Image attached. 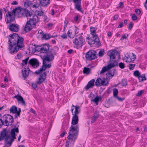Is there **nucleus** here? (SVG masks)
<instances>
[{"mask_svg": "<svg viewBox=\"0 0 147 147\" xmlns=\"http://www.w3.org/2000/svg\"><path fill=\"white\" fill-rule=\"evenodd\" d=\"M46 77V74L45 72H44L41 74L38 79V80L37 82L38 84H40L45 80Z\"/></svg>", "mask_w": 147, "mask_h": 147, "instance_id": "aec40b11", "label": "nucleus"}, {"mask_svg": "<svg viewBox=\"0 0 147 147\" xmlns=\"http://www.w3.org/2000/svg\"><path fill=\"white\" fill-rule=\"evenodd\" d=\"M36 11L37 12V14L38 16H41L43 14V12L42 11Z\"/></svg>", "mask_w": 147, "mask_h": 147, "instance_id": "a18cd8bd", "label": "nucleus"}, {"mask_svg": "<svg viewBox=\"0 0 147 147\" xmlns=\"http://www.w3.org/2000/svg\"><path fill=\"white\" fill-rule=\"evenodd\" d=\"M20 12H21L22 15L24 17H30L32 15V12L26 9H24L23 11L20 10Z\"/></svg>", "mask_w": 147, "mask_h": 147, "instance_id": "a211bd4d", "label": "nucleus"}, {"mask_svg": "<svg viewBox=\"0 0 147 147\" xmlns=\"http://www.w3.org/2000/svg\"><path fill=\"white\" fill-rule=\"evenodd\" d=\"M121 84L122 86H124L127 84V82L126 80L123 79L122 80Z\"/></svg>", "mask_w": 147, "mask_h": 147, "instance_id": "37998d69", "label": "nucleus"}, {"mask_svg": "<svg viewBox=\"0 0 147 147\" xmlns=\"http://www.w3.org/2000/svg\"><path fill=\"white\" fill-rule=\"evenodd\" d=\"M57 36V35L55 36H50L49 35L47 34H45L43 35V38H45V39L47 40L49 39L50 38L53 37H56Z\"/></svg>", "mask_w": 147, "mask_h": 147, "instance_id": "f704fd0d", "label": "nucleus"}, {"mask_svg": "<svg viewBox=\"0 0 147 147\" xmlns=\"http://www.w3.org/2000/svg\"><path fill=\"white\" fill-rule=\"evenodd\" d=\"M144 91L143 90H141L139 91L138 93L136 94V96H140L143 93Z\"/></svg>", "mask_w": 147, "mask_h": 147, "instance_id": "603ef678", "label": "nucleus"}, {"mask_svg": "<svg viewBox=\"0 0 147 147\" xmlns=\"http://www.w3.org/2000/svg\"><path fill=\"white\" fill-rule=\"evenodd\" d=\"M81 3H78L75 4V7L76 8L78 11H80L81 10Z\"/></svg>", "mask_w": 147, "mask_h": 147, "instance_id": "4c0bfd02", "label": "nucleus"}, {"mask_svg": "<svg viewBox=\"0 0 147 147\" xmlns=\"http://www.w3.org/2000/svg\"><path fill=\"white\" fill-rule=\"evenodd\" d=\"M118 18V16L117 15H115L113 17L114 20H117Z\"/></svg>", "mask_w": 147, "mask_h": 147, "instance_id": "774afa93", "label": "nucleus"}, {"mask_svg": "<svg viewBox=\"0 0 147 147\" xmlns=\"http://www.w3.org/2000/svg\"><path fill=\"white\" fill-rule=\"evenodd\" d=\"M107 54L110 57V60L109 62L110 63L107 66L102 67L100 73V74L105 73L118 65V63L116 61V59H120V55L119 53L115 50H110L109 51Z\"/></svg>", "mask_w": 147, "mask_h": 147, "instance_id": "f03ea898", "label": "nucleus"}, {"mask_svg": "<svg viewBox=\"0 0 147 147\" xmlns=\"http://www.w3.org/2000/svg\"><path fill=\"white\" fill-rule=\"evenodd\" d=\"M78 30H79V29L78 28H77V27H76L75 30V34H78Z\"/></svg>", "mask_w": 147, "mask_h": 147, "instance_id": "0e129e2a", "label": "nucleus"}, {"mask_svg": "<svg viewBox=\"0 0 147 147\" xmlns=\"http://www.w3.org/2000/svg\"><path fill=\"white\" fill-rule=\"evenodd\" d=\"M29 21L31 22L32 24L35 25L39 21V20L38 17L36 15H34L30 19Z\"/></svg>", "mask_w": 147, "mask_h": 147, "instance_id": "f3484780", "label": "nucleus"}, {"mask_svg": "<svg viewBox=\"0 0 147 147\" xmlns=\"http://www.w3.org/2000/svg\"><path fill=\"white\" fill-rule=\"evenodd\" d=\"M119 67L122 69H124L125 67V65L122 62L118 64Z\"/></svg>", "mask_w": 147, "mask_h": 147, "instance_id": "ea45409f", "label": "nucleus"}, {"mask_svg": "<svg viewBox=\"0 0 147 147\" xmlns=\"http://www.w3.org/2000/svg\"><path fill=\"white\" fill-rule=\"evenodd\" d=\"M101 99V97L100 96H97L93 99H92L91 101L92 102H95L96 105H97L98 104L99 100H100Z\"/></svg>", "mask_w": 147, "mask_h": 147, "instance_id": "c85d7f7f", "label": "nucleus"}, {"mask_svg": "<svg viewBox=\"0 0 147 147\" xmlns=\"http://www.w3.org/2000/svg\"><path fill=\"white\" fill-rule=\"evenodd\" d=\"M21 55L20 54H18L17 55L15 58L16 59H20L21 57Z\"/></svg>", "mask_w": 147, "mask_h": 147, "instance_id": "052dcab7", "label": "nucleus"}, {"mask_svg": "<svg viewBox=\"0 0 147 147\" xmlns=\"http://www.w3.org/2000/svg\"><path fill=\"white\" fill-rule=\"evenodd\" d=\"M106 76L107 78L111 77V74L109 71L106 74Z\"/></svg>", "mask_w": 147, "mask_h": 147, "instance_id": "680f3d73", "label": "nucleus"}, {"mask_svg": "<svg viewBox=\"0 0 147 147\" xmlns=\"http://www.w3.org/2000/svg\"><path fill=\"white\" fill-rule=\"evenodd\" d=\"M31 1L27 0L24 3V7L26 8L30 7L32 5Z\"/></svg>", "mask_w": 147, "mask_h": 147, "instance_id": "473e14b6", "label": "nucleus"}, {"mask_svg": "<svg viewBox=\"0 0 147 147\" xmlns=\"http://www.w3.org/2000/svg\"><path fill=\"white\" fill-rule=\"evenodd\" d=\"M15 132H19L18 127H17L15 128H13L11 130V136L14 139L16 138Z\"/></svg>", "mask_w": 147, "mask_h": 147, "instance_id": "b1692460", "label": "nucleus"}, {"mask_svg": "<svg viewBox=\"0 0 147 147\" xmlns=\"http://www.w3.org/2000/svg\"><path fill=\"white\" fill-rule=\"evenodd\" d=\"M85 57L86 59L89 60H94L97 58L94 51L92 50L89 51L86 53Z\"/></svg>", "mask_w": 147, "mask_h": 147, "instance_id": "9d476101", "label": "nucleus"}, {"mask_svg": "<svg viewBox=\"0 0 147 147\" xmlns=\"http://www.w3.org/2000/svg\"><path fill=\"white\" fill-rule=\"evenodd\" d=\"M78 115H74L72 117L71 123L72 125L70 127L69 135L67 137L69 140L73 139L75 140L76 138V136L79 131V126L78 125H76L75 126H74V125L78 124Z\"/></svg>", "mask_w": 147, "mask_h": 147, "instance_id": "7ed1b4c3", "label": "nucleus"}, {"mask_svg": "<svg viewBox=\"0 0 147 147\" xmlns=\"http://www.w3.org/2000/svg\"><path fill=\"white\" fill-rule=\"evenodd\" d=\"M61 37L62 39H66L67 38V34H63L61 36Z\"/></svg>", "mask_w": 147, "mask_h": 147, "instance_id": "09e8293b", "label": "nucleus"}, {"mask_svg": "<svg viewBox=\"0 0 147 147\" xmlns=\"http://www.w3.org/2000/svg\"><path fill=\"white\" fill-rule=\"evenodd\" d=\"M10 111L11 113H16L17 111V108L16 106H13L10 109Z\"/></svg>", "mask_w": 147, "mask_h": 147, "instance_id": "7c9ffc66", "label": "nucleus"}, {"mask_svg": "<svg viewBox=\"0 0 147 147\" xmlns=\"http://www.w3.org/2000/svg\"><path fill=\"white\" fill-rule=\"evenodd\" d=\"M128 36V34H127V36H126L125 35V34L123 35L122 36V37H121V40H123L124 38L126 39L127 38Z\"/></svg>", "mask_w": 147, "mask_h": 147, "instance_id": "13d9d810", "label": "nucleus"}, {"mask_svg": "<svg viewBox=\"0 0 147 147\" xmlns=\"http://www.w3.org/2000/svg\"><path fill=\"white\" fill-rule=\"evenodd\" d=\"M33 25H34L33 24H32L31 23V22H30V21H28L24 27V31L26 32L29 31L33 28Z\"/></svg>", "mask_w": 147, "mask_h": 147, "instance_id": "6ab92c4d", "label": "nucleus"}, {"mask_svg": "<svg viewBox=\"0 0 147 147\" xmlns=\"http://www.w3.org/2000/svg\"><path fill=\"white\" fill-rule=\"evenodd\" d=\"M72 107L75 108V111L74 114H73V115H77L80 112V107L79 106H74L73 105H72Z\"/></svg>", "mask_w": 147, "mask_h": 147, "instance_id": "c756f323", "label": "nucleus"}, {"mask_svg": "<svg viewBox=\"0 0 147 147\" xmlns=\"http://www.w3.org/2000/svg\"><path fill=\"white\" fill-rule=\"evenodd\" d=\"M41 6L43 7L47 6L50 3V0H39Z\"/></svg>", "mask_w": 147, "mask_h": 147, "instance_id": "393cba45", "label": "nucleus"}, {"mask_svg": "<svg viewBox=\"0 0 147 147\" xmlns=\"http://www.w3.org/2000/svg\"><path fill=\"white\" fill-rule=\"evenodd\" d=\"M30 70L29 68H24L22 70L23 76L24 78H26L29 74V71Z\"/></svg>", "mask_w": 147, "mask_h": 147, "instance_id": "5701e85b", "label": "nucleus"}, {"mask_svg": "<svg viewBox=\"0 0 147 147\" xmlns=\"http://www.w3.org/2000/svg\"><path fill=\"white\" fill-rule=\"evenodd\" d=\"M67 23H68L67 22H66L65 21L64 22L65 25L64 26V28H63V31H65V29L67 27Z\"/></svg>", "mask_w": 147, "mask_h": 147, "instance_id": "4d7b16f0", "label": "nucleus"}, {"mask_svg": "<svg viewBox=\"0 0 147 147\" xmlns=\"http://www.w3.org/2000/svg\"><path fill=\"white\" fill-rule=\"evenodd\" d=\"M5 11L6 16L5 21L7 23L10 24L15 20L16 13H19L20 9V7H17L13 9L12 11H9L5 9Z\"/></svg>", "mask_w": 147, "mask_h": 147, "instance_id": "39448f33", "label": "nucleus"}, {"mask_svg": "<svg viewBox=\"0 0 147 147\" xmlns=\"http://www.w3.org/2000/svg\"><path fill=\"white\" fill-rule=\"evenodd\" d=\"M43 60V65L42 67L39 69L37 70L35 72L36 74H38L40 73L45 71L47 68H50L51 67V63H49L47 64L50 61H47L46 59H42Z\"/></svg>", "mask_w": 147, "mask_h": 147, "instance_id": "1a4fd4ad", "label": "nucleus"}, {"mask_svg": "<svg viewBox=\"0 0 147 147\" xmlns=\"http://www.w3.org/2000/svg\"><path fill=\"white\" fill-rule=\"evenodd\" d=\"M98 117V116L94 115L93 116L91 119V122L93 123L95 121L96 119Z\"/></svg>", "mask_w": 147, "mask_h": 147, "instance_id": "a19ab883", "label": "nucleus"}, {"mask_svg": "<svg viewBox=\"0 0 147 147\" xmlns=\"http://www.w3.org/2000/svg\"><path fill=\"white\" fill-rule=\"evenodd\" d=\"M66 132L65 131H64L62 134H60V136L61 137H63L65 134H66Z\"/></svg>", "mask_w": 147, "mask_h": 147, "instance_id": "338daca9", "label": "nucleus"}, {"mask_svg": "<svg viewBox=\"0 0 147 147\" xmlns=\"http://www.w3.org/2000/svg\"><path fill=\"white\" fill-rule=\"evenodd\" d=\"M31 47H30V50L32 51V52H35L36 51H39V47L36 46L35 45L32 44Z\"/></svg>", "mask_w": 147, "mask_h": 147, "instance_id": "bb28decb", "label": "nucleus"}, {"mask_svg": "<svg viewBox=\"0 0 147 147\" xmlns=\"http://www.w3.org/2000/svg\"><path fill=\"white\" fill-rule=\"evenodd\" d=\"M132 55L133 57L132 58L131 57V61H134V60H135V59L136 58V55H135L134 54L132 53Z\"/></svg>", "mask_w": 147, "mask_h": 147, "instance_id": "c03bdc74", "label": "nucleus"}, {"mask_svg": "<svg viewBox=\"0 0 147 147\" xmlns=\"http://www.w3.org/2000/svg\"><path fill=\"white\" fill-rule=\"evenodd\" d=\"M32 87L35 89H36V88H37V86L36 84V83H32Z\"/></svg>", "mask_w": 147, "mask_h": 147, "instance_id": "3c124183", "label": "nucleus"}, {"mask_svg": "<svg viewBox=\"0 0 147 147\" xmlns=\"http://www.w3.org/2000/svg\"><path fill=\"white\" fill-rule=\"evenodd\" d=\"M14 98H16L18 100V101L20 102V103L24 105H26V103L25 101L24 100L23 97L18 94L16 95Z\"/></svg>", "mask_w": 147, "mask_h": 147, "instance_id": "412c9836", "label": "nucleus"}, {"mask_svg": "<svg viewBox=\"0 0 147 147\" xmlns=\"http://www.w3.org/2000/svg\"><path fill=\"white\" fill-rule=\"evenodd\" d=\"M135 64H130L129 65V68L130 70H133L135 66Z\"/></svg>", "mask_w": 147, "mask_h": 147, "instance_id": "79ce46f5", "label": "nucleus"}, {"mask_svg": "<svg viewBox=\"0 0 147 147\" xmlns=\"http://www.w3.org/2000/svg\"><path fill=\"white\" fill-rule=\"evenodd\" d=\"M68 36L71 38H73L74 36V34H72V32H70V31L69 30L68 31L67 33Z\"/></svg>", "mask_w": 147, "mask_h": 147, "instance_id": "58836bf2", "label": "nucleus"}, {"mask_svg": "<svg viewBox=\"0 0 147 147\" xmlns=\"http://www.w3.org/2000/svg\"><path fill=\"white\" fill-rule=\"evenodd\" d=\"M94 82L95 80L94 79L91 80L88 82L86 86L85 87V88L87 90L90 88L92 87L94 85Z\"/></svg>", "mask_w": 147, "mask_h": 147, "instance_id": "4be33fe9", "label": "nucleus"}, {"mask_svg": "<svg viewBox=\"0 0 147 147\" xmlns=\"http://www.w3.org/2000/svg\"><path fill=\"white\" fill-rule=\"evenodd\" d=\"M124 60H125L126 62H131V59L130 53H127L125 56V57L123 59Z\"/></svg>", "mask_w": 147, "mask_h": 147, "instance_id": "cd10ccee", "label": "nucleus"}, {"mask_svg": "<svg viewBox=\"0 0 147 147\" xmlns=\"http://www.w3.org/2000/svg\"><path fill=\"white\" fill-rule=\"evenodd\" d=\"M5 141V145L6 146L8 145L10 146L14 139L12 138L9 135L6 138L4 139Z\"/></svg>", "mask_w": 147, "mask_h": 147, "instance_id": "2eb2a0df", "label": "nucleus"}, {"mask_svg": "<svg viewBox=\"0 0 147 147\" xmlns=\"http://www.w3.org/2000/svg\"><path fill=\"white\" fill-rule=\"evenodd\" d=\"M20 26L17 24L10 23L8 25L9 30L13 32H18L20 29Z\"/></svg>", "mask_w": 147, "mask_h": 147, "instance_id": "9b49d317", "label": "nucleus"}, {"mask_svg": "<svg viewBox=\"0 0 147 147\" xmlns=\"http://www.w3.org/2000/svg\"><path fill=\"white\" fill-rule=\"evenodd\" d=\"M91 34L92 35L91 38H88V42L90 45L95 44L96 46L98 47L100 46L99 39L97 35L96 34V30L94 27L90 28Z\"/></svg>", "mask_w": 147, "mask_h": 147, "instance_id": "20e7f679", "label": "nucleus"}, {"mask_svg": "<svg viewBox=\"0 0 147 147\" xmlns=\"http://www.w3.org/2000/svg\"><path fill=\"white\" fill-rule=\"evenodd\" d=\"M84 40L80 35L77 36L73 41L77 49L81 47L84 45Z\"/></svg>", "mask_w": 147, "mask_h": 147, "instance_id": "6e6552de", "label": "nucleus"}, {"mask_svg": "<svg viewBox=\"0 0 147 147\" xmlns=\"http://www.w3.org/2000/svg\"><path fill=\"white\" fill-rule=\"evenodd\" d=\"M115 98L117 99L119 101H122L124 99V98H120L118 96H117V97H115Z\"/></svg>", "mask_w": 147, "mask_h": 147, "instance_id": "bf43d9fd", "label": "nucleus"}, {"mask_svg": "<svg viewBox=\"0 0 147 147\" xmlns=\"http://www.w3.org/2000/svg\"><path fill=\"white\" fill-rule=\"evenodd\" d=\"M135 12L137 15H140L141 13V11L139 9H135Z\"/></svg>", "mask_w": 147, "mask_h": 147, "instance_id": "864d4df0", "label": "nucleus"}, {"mask_svg": "<svg viewBox=\"0 0 147 147\" xmlns=\"http://www.w3.org/2000/svg\"><path fill=\"white\" fill-rule=\"evenodd\" d=\"M73 2L75 4L81 3V0H73Z\"/></svg>", "mask_w": 147, "mask_h": 147, "instance_id": "5fc2aeb1", "label": "nucleus"}, {"mask_svg": "<svg viewBox=\"0 0 147 147\" xmlns=\"http://www.w3.org/2000/svg\"><path fill=\"white\" fill-rule=\"evenodd\" d=\"M133 74L135 76L138 78L140 82L145 80L146 79L145 74L141 75L139 71L138 70L135 71L134 73Z\"/></svg>", "mask_w": 147, "mask_h": 147, "instance_id": "ddd939ff", "label": "nucleus"}, {"mask_svg": "<svg viewBox=\"0 0 147 147\" xmlns=\"http://www.w3.org/2000/svg\"><path fill=\"white\" fill-rule=\"evenodd\" d=\"M133 23L132 22H131L128 27V29L129 30H131L133 27Z\"/></svg>", "mask_w": 147, "mask_h": 147, "instance_id": "de8ad7c7", "label": "nucleus"}, {"mask_svg": "<svg viewBox=\"0 0 147 147\" xmlns=\"http://www.w3.org/2000/svg\"><path fill=\"white\" fill-rule=\"evenodd\" d=\"M39 6V5L38 4H35L33 5V8H36L38 7Z\"/></svg>", "mask_w": 147, "mask_h": 147, "instance_id": "e2e57ef3", "label": "nucleus"}, {"mask_svg": "<svg viewBox=\"0 0 147 147\" xmlns=\"http://www.w3.org/2000/svg\"><path fill=\"white\" fill-rule=\"evenodd\" d=\"M105 53V51L103 49H101L99 51L98 53V55L99 56L101 57Z\"/></svg>", "mask_w": 147, "mask_h": 147, "instance_id": "c9c22d12", "label": "nucleus"}, {"mask_svg": "<svg viewBox=\"0 0 147 147\" xmlns=\"http://www.w3.org/2000/svg\"><path fill=\"white\" fill-rule=\"evenodd\" d=\"M108 83V82H107V81L105 78L101 79L100 78L97 79L95 82V85L98 86H105L107 85Z\"/></svg>", "mask_w": 147, "mask_h": 147, "instance_id": "f8f14e48", "label": "nucleus"}, {"mask_svg": "<svg viewBox=\"0 0 147 147\" xmlns=\"http://www.w3.org/2000/svg\"><path fill=\"white\" fill-rule=\"evenodd\" d=\"M56 54V51L52 49L49 50L45 55H41L42 59H45L48 61H52L54 58V56Z\"/></svg>", "mask_w": 147, "mask_h": 147, "instance_id": "0eeeda50", "label": "nucleus"}, {"mask_svg": "<svg viewBox=\"0 0 147 147\" xmlns=\"http://www.w3.org/2000/svg\"><path fill=\"white\" fill-rule=\"evenodd\" d=\"M132 18L133 20H136L137 19V18L135 14H133L132 15Z\"/></svg>", "mask_w": 147, "mask_h": 147, "instance_id": "8fccbe9b", "label": "nucleus"}, {"mask_svg": "<svg viewBox=\"0 0 147 147\" xmlns=\"http://www.w3.org/2000/svg\"><path fill=\"white\" fill-rule=\"evenodd\" d=\"M49 45L48 44H44L42 46L39 47V51L41 53L46 54L49 51Z\"/></svg>", "mask_w": 147, "mask_h": 147, "instance_id": "4468645a", "label": "nucleus"}, {"mask_svg": "<svg viewBox=\"0 0 147 147\" xmlns=\"http://www.w3.org/2000/svg\"><path fill=\"white\" fill-rule=\"evenodd\" d=\"M9 135L7 134V132L6 129H4L3 131L1 133V140L3 139Z\"/></svg>", "mask_w": 147, "mask_h": 147, "instance_id": "a878e982", "label": "nucleus"}, {"mask_svg": "<svg viewBox=\"0 0 147 147\" xmlns=\"http://www.w3.org/2000/svg\"><path fill=\"white\" fill-rule=\"evenodd\" d=\"M18 4V3L16 1H14L11 3V4L13 5H17Z\"/></svg>", "mask_w": 147, "mask_h": 147, "instance_id": "69168bd1", "label": "nucleus"}, {"mask_svg": "<svg viewBox=\"0 0 147 147\" xmlns=\"http://www.w3.org/2000/svg\"><path fill=\"white\" fill-rule=\"evenodd\" d=\"M28 59L29 57H28L22 60V64L23 66H24L27 64Z\"/></svg>", "mask_w": 147, "mask_h": 147, "instance_id": "e433bc0d", "label": "nucleus"}, {"mask_svg": "<svg viewBox=\"0 0 147 147\" xmlns=\"http://www.w3.org/2000/svg\"><path fill=\"white\" fill-rule=\"evenodd\" d=\"M28 63L35 68L38 67L39 66V63L38 61L34 58L29 60Z\"/></svg>", "mask_w": 147, "mask_h": 147, "instance_id": "dca6fc26", "label": "nucleus"}, {"mask_svg": "<svg viewBox=\"0 0 147 147\" xmlns=\"http://www.w3.org/2000/svg\"><path fill=\"white\" fill-rule=\"evenodd\" d=\"M113 96L115 98V97L118 96V91L116 88H113Z\"/></svg>", "mask_w": 147, "mask_h": 147, "instance_id": "72a5a7b5", "label": "nucleus"}, {"mask_svg": "<svg viewBox=\"0 0 147 147\" xmlns=\"http://www.w3.org/2000/svg\"><path fill=\"white\" fill-rule=\"evenodd\" d=\"M1 122L2 125L9 126L12 124L13 122V117L11 115H5L2 117V119H1Z\"/></svg>", "mask_w": 147, "mask_h": 147, "instance_id": "423d86ee", "label": "nucleus"}, {"mask_svg": "<svg viewBox=\"0 0 147 147\" xmlns=\"http://www.w3.org/2000/svg\"><path fill=\"white\" fill-rule=\"evenodd\" d=\"M21 111V109L20 108H19L18 109V111H17L16 112V115L19 117L20 116V113Z\"/></svg>", "mask_w": 147, "mask_h": 147, "instance_id": "6e6d98bb", "label": "nucleus"}, {"mask_svg": "<svg viewBox=\"0 0 147 147\" xmlns=\"http://www.w3.org/2000/svg\"><path fill=\"white\" fill-rule=\"evenodd\" d=\"M24 38L20 36L16 33L10 34L8 37V49L10 53H16L24 47Z\"/></svg>", "mask_w": 147, "mask_h": 147, "instance_id": "f257e3e1", "label": "nucleus"}, {"mask_svg": "<svg viewBox=\"0 0 147 147\" xmlns=\"http://www.w3.org/2000/svg\"><path fill=\"white\" fill-rule=\"evenodd\" d=\"M115 71V69H114L109 71V72L111 74V77H112L114 76Z\"/></svg>", "mask_w": 147, "mask_h": 147, "instance_id": "49530a36", "label": "nucleus"}, {"mask_svg": "<svg viewBox=\"0 0 147 147\" xmlns=\"http://www.w3.org/2000/svg\"><path fill=\"white\" fill-rule=\"evenodd\" d=\"M90 72V69L88 67H85L83 70V72L84 74H89Z\"/></svg>", "mask_w": 147, "mask_h": 147, "instance_id": "2f4dec72", "label": "nucleus"}]
</instances>
